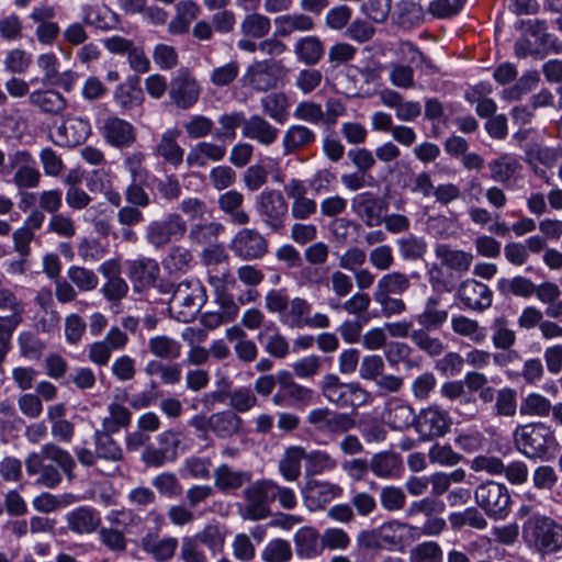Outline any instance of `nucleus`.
I'll return each mask as SVG.
<instances>
[{"label":"nucleus","instance_id":"1","mask_svg":"<svg viewBox=\"0 0 562 562\" xmlns=\"http://www.w3.org/2000/svg\"><path fill=\"white\" fill-rule=\"evenodd\" d=\"M76 462L65 449L46 443L40 452H32L25 459L26 473L37 475L36 483L47 488H55L63 480V473L71 477Z\"/></svg>","mask_w":562,"mask_h":562},{"label":"nucleus","instance_id":"2","mask_svg":"<svg viewBox=\"0 0 562 562\" xmlns=\"http://www.w3.org/2000/svg\"><path fill=\"white\" fill-rule=\"evenodd\" d=\"M514 440L517 449L529 459H544L559 446L554 431L544 423L518 427Z\"/></svg>","mask_w":562,"mask_h":562},{"label":"nucleus","instance_id":"3","mask_svg":"<svg viewBox=\"0 0 562 562\" xmlns=\"http://www.w3.org/2000/svg\"><path fill=\"white\" fill-rule=\"evenodd\" d=\"M306 424L310 430L321 438L319 442L327 445L335 441L340 435L353 429L356 419L348 413L328 407H317L307 413Z\"/></svg>","mask_w":562,"mask_h":562},{"label":"nucleus","instance_id":"4","mask_svg":"<svg viewBox=\"0 0 562 562\" xmlns=\"http://www.w3.org/2000/svg\"><path fill=\"white\" fill-rule=\"evenodd\" d=\"M206 300V290L200 280L186 279L176 285L169 311L178 322L189 323L195 318Z\"/></svg>","mask_w":562,"mask_h":562},{"label":"nucleus","instance_id":"5","mask_svg":"<svg viewBox=\"0 0 562 562\" xmlns=\"http://www.w3.org/2000/svg\"><path fill=\"white\" fill-rule=\"evenodd\" d=\"M225 535L217 525L207 524L194 535L181 538L180 559L183 562H207L204 548L212 555L220 553L224 547Z\"/></svg>","mask_w":562,"mask_h":562},{"label":"nucleus","instance_id":"6","mask_svg":"<svg viewBox=\"0 0 562 562\" xmlns=\"http://www.w3.org/2000/svg\"><path fill=\"white\" fill-rule=\"evenodd\" d=\"M322 395L338 408H359L369 402L370 394L358 382L345 383L335 373H327L319 382Z\"/></svg>","mask_w":562,"mask_h":562},{"label":"nucleus","instance_id":"7","mask_svg":"<svg viewBox=\"0 0 562 562\" xmlns=\"http://www.w3.org/2000/svg\"><path fill=\"white\" fill-rule=\"evenodd\" d=\"M255 211L260 223L270 233L280 234L285 228L289 204L283 194L276 189H265L255 200Z\"/></svg>","mask_w":562,"mask_h":562},{"label":"nucleus","instance_id":"8","mask_svg":"<svg viewBox=\"0 0 562 562\" xmlns=\"http://www.w3.org/2000/svg\"><path fill=\"white\" fill-rule=\"evenodd\" d=\"M475 503L493 519H504L510 513V494L506 485L487 481L476 486Z\"/></svg>","mask_w":562,"mask_h":562},{"label":"nucleus","instance_id":"9","mask_svg":"<svg viewBox=\"0 0 562 562\" xmlns=\"http://www.w3.org/2000/svg\"><path fill=\"white\" fill-rule=\"evenodd\" d=\"M526 537L542 557L562 551V525L550 517L536 519L526 531Z\"/></svg>","mask_w":562,"mask_h":562},{"label":"nucleus","instance_id":"10","mask_svg":"<svg viewBox=\"0 0 562 562\" xmlns=\"http://www.w3.org/2000/svg\"><path fill=\"white\" fill-rule=\"evenodd\" d=\"M187 233V223L178 213H168L148 223L145 239L155 249H161L171 241L180 240Z\"/></svg>","mask_w":562,"mask_h":562},{"label":"nucleus","instance_id":"11","mask_svg":"<svg viewBox=\"0 0 562 562\" xmlns=\"http://www.w3.org/2000/svg\"><path fill=\"white\" fill-rule=\"evenodd\" d=\"M245 499L244 517L249 520H261L267 518L271 510L270 505L274 502L273 481L261 479L250 483L244 491Z\"/></svg>","mask_w":562,"mask_h":562},{"label":"nucleus","instance_id":"12","mask_svg":"<svg viewBox=\"0 0 562 562\" xmlns=\"http://www.w3.org/2000/svg\"><path fill=\"white\" fill-rule=\"evenodd\" d=\"M279 387L271 401L278 407H305L313 402L314 391L305 385L295 382L292 372L288 370L278 371Z\"/></svg>","mask_w":562,"mask_h":562},{"label":"nucleus","instance_id":"13","mask_svg":"<svg viewBox=\"0 0 562 562\" xmlns=\"http://www.w3.org/2000/svg\"><path fill=\"white\" fill-rule=\"evenodd\" d=\"M190 425L201 431H211L220 439H229L238 435L243 419L233 411H221L211 414L209 417L195 416Z\"/></svg>","mask_w":562,"mask_h":562},{"label":"nucleus","instance_id":"14","mask_svg":"<svg viewBox=\"0 0 562 562\" xmlns=\"http://www.w3.org/2000/svg\"><path fill=\"white\" fill-rule=\"evenodd\" d=\"M229 248L237 258L251 261L265 257L269 243L257 229L241 228L234 235Z\"/></svg>","mask_w":562,"mask_h":562},{"label":"nucleus","instance_id":"15","mask_svg":"<svg viewBox=\"0 0 562 562\" xmlns=\"http://www.w3.org/2000/svg\"><path fill=\"white\" fill-rule=\"evenodd\" d=\"M451 425L448 412L438 405H430L416 415L415 430L424 440L443 437Z\"/></svg>","mask_w":562,"mask_h":562},{"label":"nucleus","instance_id":"16","mask_svg":"<svg viewBox=\"0 0 562 562\" xmlns=\"http://www.w3.org/2000/svg\"><path fill=\"white\" fill-rule=\"evenodd\" d=\"M99 273L105 279L100 293L109 302H120L128 293V284L122 278V265L119 258H110L98 267Z\"/></svg>","mask_w":562,"mask_h":562},{"label":"nucleus","instance_id":"17","mask_svg":"<svg viewBox=\"0 0 562 562\" xmlns=\"http://www.w3.org/2000/svg\"><path fill=\"white\" fill-rule=\"evenodd\" d=\"M301 493L306 508L316 512L324 509L327 504L341 496L342 487L329 481L307 479Z\"/></svg>","mask_w":562,"mask_h":562},{"label":"nucleus","instance_id":"18","mask_svg":"<svg viewBox=\"0 0 562 562\" xmlns=\"http://www.w3.org/2000/svg\"><path fill=\"white\" fill-rule=\"evenodd\" d=\"M126 274L132 282L135 292H144L157 282L160 268L157 260L140 256L126 260Z\"/></svg>","mask_w":562,"mask_h":562},{"label":"nucleus","instance_id":"19","mask_svg":"<svg viewBox=\"0 0 562 562\" xmlns=\"http://www.w3.org/2000/svg\"><path fill=\"white\" fill-rule=\"evenodd\" d=\"M100 133L105 143L114 148H128L136 140L135 127L116 115H110L103 120Z\"/></svg>","mask_w":562,"mask_h":562},{"label":"nucleus","instance_id":"20","mask_svg":"<svg viewBox=\"0 0 562 562\" xmlns=\"http://www.w3.org/2000/svg\"><path fill=\"white\" fill-rule=\"evenodd\" d=\"M284 192L291 203V215L295 220L305 221L317 212V203L314 199L307 198V186L305 181L292 178L284 184Z\"/></svg>","mask_w":562,"mask_h":562},{"label":"nucleus","instance_id":"21","mask_svg":"<svg viewBox=\"0 0 562 562\" xmlns=\"http://www.w3.org/2000/svg\"><path fill=\"white\" fill-rule=\"evenodd\" d=\"M458 299L464 308L481 312L492 305L493 292L485 283L467 279L458 289Z\"/></svg>","mask_w":562,"mask_h":562},{"label":"nucleus","instance_id":"22","mask_svg":"<svg viewBox=\"0 0 562 562\" xmlns=\"http://www.w3.org/2000/svg\"><path fill=\"white\" fill-rule=\"evenodd\" d=\"M280 65L273 59H263L252 63L245 77L257 91H268L277 86Z\"/></svg>","mask_w":562,"mask_h":562},{"label":"nucleus","instance_id":"23","mask_svg":"<svg viewBox=\"0 0 562 562\" xmlns=\"http://www.w3.org/2000/svg\"><path fill=\"white\" fill-rule=\"evenodd\" d=\"M351 209L369 227L382 223L383 202L373 192L367 191L355 195Z\"/></svg>","mask_w":562,"mask_h":562},{"label":"nucleus","instance_id":"24","mask_svg":"<svg viewBox=\"0 0 562 562\" xmlns=\"http://www.w3.org/2000/svg\"><path fill=\"white\" fill-rule=\"evenodd\" d=\"M226 153L227 148L224 144L201 140L189 149L186 156V162L190 168H203L210 162L222 161Z\"/></svg>","mask_w":562,"mask_h":562},{"label":"nucleus","instance_id":"25","mask_svg":"<svg viewBox=\"0 0 562 562\" xmlns=\"http://www.w3.org/2000/svg\"><path fill=\"white\" fill-rule=\"evenodd\" d=\"M279 133L278 127L259 114H254L246 119L241 130L243 137L255 140L266 147L277 142Z\"/></svg>","mask_w":562,"mask_h":562},{"label":"nucleus","instance_id":"26","mask_svg":"<svg viewBox=\"0 0 562 562\" xmlns=\"http://www.w3.org/2000/svg\"><path fill=\"white\" fill-rule=\"evenodd\" d=\"M440 394L449 401H458L454 413L462 416L464 420L473 419L476 415L475 400L465 394L464 384L461 381H449L440 386Z\"/></svg>","mask_w":562,"mask_h":562},{"label":"nucleus","instance_id":"27","mask_svg":"<svg viewBox=\"0 0 562 562\" xmlns=\"http://www.w3.org/2000/svg\"><path fill=\"white\" fill-rule=\"evenodd\" d=\"M214 487L224 494L233 493L250 483L252 473L246 470H235L226 463L220 464L213 472Z\"/></svg>","mask_w":562,"mask_h":562},{"label":"nucleus","instance_id":"28","mask_svg":"<svg viewBox=\"0 0 562 562\" xmlns=\"http://www.w3.org/2000/svg\"><path fill=\"white\" fill-rule=\"evenodd\" d=\"M178 539L175 537L159 538L157 533L148 532L140 539V549L149 554L156 562L170 561L178 548Z\"/></svg>","mask_w":562,"mask_h":562},{"label":"nucleus","instance_id":"29","mask_svg":"<svg viewBox=\"0 0 562 562\" xmlns=\"http://www.w3.org/2000/svg\"><path fill=\"white\" fill-rule=\"evenodd\" d=\"M315 142L316 133L312 128L303 124H292L284 131L282 136L283 155H293L307 149Z\"/></svg>","mask_w":562,"mask_h":562},{"label":"nucleus","instance_id":"30","mask_svg":"<svg viewBox=\"0 0 562 562\" xmlns=\"http://www.w3.org/2000/svg\"><path fill=\"white\" fill-rule=\"evenodd\" d=\"M67 527L77 535H89L94 532L100 524V513L90 506L77 507L66 515Z\"/></svg>","mask_w":562,"mask_h":562},{"label":"nucleus","instance_id":"31","mask_svg":"<svg viewBox=\"0 0 562 562\" xmlns=\"http://www.w3.org/2000/svg\"><path fill=\"white\" fill-rule=\"evenodd\" d=\"M29 104L41 113L59 115L67 108V100L55 89H37L29 94Z\"/></svg>","mask_w":562,"mask_h":562},{"label":"nucleus","instance_id":"32","mask_svg":"<svg viewBox=\"0 0 562 562\" xmlns=\"http://www.w3.org/2000/svg\"><path fill=\"white\" fill-rule=\"evenodd\" d=\"M180 135L177 127L167 128L155 147V154L175 168L183 162L184 157V149L178 143Z\"/></svg>","mask_w":562,"mask_h":562},{"label":"nucleus","instance_id":"33","mask_svg":"<svg viewBox=\"0 0 562 562\" xmlns=\"http://www.w3.org/2000/svg\"><path fill=\"white\" fill-rule=\"evenodd\" d=\"M81 12L87 25L102 31L114 30L120 23V15L106 4H83Z\"/></svg>","mask_w":562,"mask_h":562},{"label":"nucleus","instance_id":"34","mask_svg":"<svg viewBox=\"0 0 562 562\" xmlns=\"http://www.w3.org/2000/svg\"><path fill=\"white\" fill-rule=\"evenodd\" d=\"M277 35L285 38L293 33H306L315 29V21L303 12L285 13L273 19Z\"/></svg>","mask_w":562,"mask_h":562},{"label":"nucleus","instance_id":"35","mask_svg":"<svg viewBox=\"0 0 562 562\" xmlns=\"http://www.w3.org/2000/svg\"><path fill=\"white\" fill-rule=\"evenodd\" d=\"M244 194L237 190H229L218 196V209L228 217L234 225H247L250 216L244 206Z\"/></svg>","mask_w":562,"mask_h":562},{"label":"nucleus","instance_id":"36","mask_svg":"<svg viewBox=\"0 0 562 562\" xmlns=\"http://www.w3.org/2000/svg\"><path fill=\"white\" fill-rule=\"evenodd\" d=\"M200 87L194 79L177 78L171 82L169 98L179 109L188 110L199 100Z\"/></svg>","mask_w":562,"mask_h":562},{"label":"nucleus","instance_id":"37","mask_svg":"<svg viewBox=\"0 0 562 562\" xmlns=\"http://www.w3.org/2000/svg\"><path fill=\"white\" fill-rule=\"evenodd\" d=\"M435 255L451 272L462 276L467 273L472 265L473 255L471 252L452 249L446 244H439L435 247Z\"/></svg>","mask_w":562,"mask_h":562},{"label":"nucleus","instance_id":"38","mask_svg":"<svg viewBox=\"0 0 562 562\" xmlns=\"http://www.w3.org/2000/svg\"><path fill=\"white\" fill-rule=\"evenodd\" d=\"M257 339L263 345L265 351L276 359H284L290 353L289 340L273 322H269Z\"/></svg>","mask_w":562,"mask_h":562},{"label":"nucleus","instance_id":"39","mask_svg":"<svg viewBox=\"0 0 562 562\" xmlns=\"http://www.w3.org/2000/svg\"><path fill=\"white\" fill-rule=\"evenodd\" d=\"M293 53L300 63L306 66H315L325 54V45L318 36L306 35L294 42Z\"/></svg>","mask_w":562,"mask_h":562},{"label":"nucleus","instance_id":"40","mask_svg":"<svg viewBox=\"0 0 562 562\" xmlns=\"http://www.w3.org/2000/svg\"><path fill=\"white\" fill-rule=\"evenodd\" d=\"M420 329L439 330L448 319V311L441 307L439 296L431 295L425 301L423 311L415 317Z\"/></svg>","mask_w":562,"mask_h":562},{"label":"nucleus","instance_id":"41","mask_svg":"<svg viewBox=\"0 0 562 562\" xmlns=\"http://www.w3.org/2000/svg\"><path fill=\"white\" fill-rule=\"evenodd\" d=\"M138 82V77H130L115 88L113 101L122 112L131 111L143 103L144 95Z\"/></svg>","mask_w":562,"mask_h":562},{"label":"nucleus","instance_id":"42","mask_svg":"<svg viewBox=\"0 0 562 562\" xmlns=\"http://www.w3.org/2000/svg\"><path fill=\"white\" fill-rule=\"evenodd\" d=\"M295 554L300 559H314L321 555V536L312 527L300 528L293 537Z\"/></svg>","mask_w":562,"mask_h":562},{"label":"nucleus","instance_id":"43","mask_svg":"<svg viewBox=\"0 0 562 562\" xmlns=\"http://www.w3.org/2000/svg\"><path fill=\"white\" fill-rule=\"evenodd\" d=\"M91 133V125L87 119L69 117L57 130L61 143L67 146H76L83 143Z\"/></svg>","mask_w":562,"mask_h":562},{"label":"nucleus","instance_id":"44","mask_svg":"<svg viewBox=\"0 0 562 562\" xmlns=\"http://www.w3.org/2000/svg\"><path fill=\"white\" fill-rule=\"evenodd\" d=\"M194 257L190 249L176 245L172 246L161 261L164 270L170 276L187 273L193 266Z\"/></svg>","mask_w":562,"mask_h":562},{"label":"nucleus","instance_id":"45","mask_svg":"<svg viewBox=\"0 0 562 562\" xmlns=\"http://www.w3.org/2000/svg\"><path fill=\"white\" fill-rule=\"evenodd\" d=\"M312 312V304L304 297L295 296L291 299L279 322L290 329L305 328V321Z\"/></svg>","mask_w":562,"mask_h":562},{"label":"nucleus","instance_id":"46","mask_svg":"<svg viewBox=\"0 0 562 562\" xmlns=\"http://www.w3.org/2000/svg\"><path fill=\"white\" fill-rule=\"evenodd\" d=\"M112 434L101 429H95L92 436L93 447L100 459L109 462H121L124 459V452L121 445L112 438Z\"/></svg>","mask_w":562,"mask_h":562},{"label":"nucleus","instance_id":"47","mask_svg":"<svg viewBox=\"0 0 562 562\" xmlns=\"http://www.w3.org/2000/svg\"><path fill=\"white\" fill-rule=\"evenodd\" d=\"M411 277H418V273L406 274L397 270L384 273L378 280L374 292L401 296L409 290Z\"/></svg>","mask_w":562,"mask_h":562},{"label":"nucleus","instance_id":"48","mask_svg":"<svg viewBox=\"0 0 562 562\" xmlns=\"http://www.w3.org/2000/svg\"><path fill=\"white\" fill-rule=\"evenodd\" d=\"M305 461V449L301 446H292L285 449L279 461V472L288 482L296 481L301 475L302 461Z\"/></svg>","mask_w":562,"mask_h":562},{"label":"nucleus","instance_id":"49","mask_svg":"<svg viewBox=\"0 0 562 562\" xmlns=\"http://www.w3.org/2000/svg\"><path fill=\"white\" fill-rule=\"evenodd\" d=\"M19 156L24 161L13 175V182L19 189H33L38 187L41 172L35 160L27 151H20Z\"/></svg>","mask_w":562,"mask_h":562},{"label":"nucleus","instance_id":"50","mask_svg":"<svg viewBox=\"0 0 562 562\" xmlns=\"http://www.w3.org/2000/svg\"><path fill=\"white\" fill-rule=\"evenodd\" d=\"M149 352L159 359L173 361L181 356L182 345L177 339L167 335H156L148 339Z\"/></svg>","mask_w":562,"mask_h":562},{"label":"nucleus","instance_id":"51","mask_svg":"<svg viewBox=\"0 0 562 562\" xmlns=\"http://www.w3.org/2000/svg\"><path fill=\"white\" fill-rule=\"evenodd\" d=\"M560 159H562V146L549 147L535 143L528 145L525 149V160L533 167L538 164L552 167Z\"/></svg>","mask_w":562,"mask_h":562},{"label":"nucleus","instance_id":"52","mask_svg":"<svg viewBox=\"0 0 562 562\" xmlns=\"http://www.w3.org/2000/svg\"><path fill=\"white\" fill-rule=\"evenodd\" d=\"M497 291L503 296L515 295L529 299L533 296L536 284L528 278L516 276L514 278H501L496 284Z\"/></svg>","mask_w":562,"mask_h":562},{"label":"nucleus","instance_id":"53","mask_svg":"<svg viewBox=\"0 0 562 562\" xmlns=\"http://www.w3.org/2000/svg\"><path fill=\"white\" fill-rule=\"evenodd\" d=\"M239 30L245 37L260 40L269 35L271 20L262 13L250 12L243 18Z\"/></svg>","mask_w":562,"mask_h":562},{"label":"nucleus","instance_id":"54","mask_svg":"<svg viewBox=\"0 0 562 562\" xmlns=\"http://www.w3.org/2000/svg\"><path fill=\"white\" fill-rule=\"evenodd\" d=\"M402 463L398 457L392 452L375 453L370 461L371 472L381 479H391L398 475Z\"/></svg>","mask_w":562,"mask_h":562},{"label":"nucleus","instance_id":"55","mask_svg":"<svg viewBox=\"0 0 562 562\" xmlns=\"http://www.w3.org/2000/svg\"><path fill=\"white\" fill-rule=\"evenodd\" d=\"M262 111L266 115L279 124H284L289 119V101L284 93L272 92L260 100Z\"/></svg>","mask_w":562,"mask_h":562},{"label":"nucleus","instance_id":"56","mask_svg":"<svg viewBox=\"0 0 562 562\" xmlns=\"http://www.w3.org/2000/svg\"><path fill=\"white\" fill-rule=\"evenodd\" d=\"M338 465L337 460L325 450L305 451V475L314 476L334 471Z\"/></svg>","mask_w":562,"mask_h":562},{"label":"nucleus","instance_id":"57","mask_svg":"<svg viewBox=\"0 0 562 562\" xmlns=\"http://www.w3.org/2000/svg\"><path fill=\"white\" fill-rule=\"evenodd\" d=\"M132 413L127 407L119 403H111L108 406V416L102 419L101 430L112 435L130 426Z\"/></svg>","mask_w":562,"mask_h":562},{"label":"nucleus","instance_id":"58","mask_svg":"<svg viewBox=\"0 0 562 562\" xmlns=\"http://www.w3.org/2000/svg\"><path fill=\"white\" fill-rule=\"evenodd\" d=\"M490 329L492 331L491 339L496 349L507 350L516 342V333L510 326V322L501 315L493 319Z\"/></svg>","mask_w":562,"mask_h":562},{"label":"nucleus","instance_id":"59","mask_svg":"<svg viewBox=\"0 0 562 562\" xmlns=\"http://www.w3.org/2000/svg\"><path fill=\"white\" fill-rule=\"evenodd\" d=\"M450 526L460 530L468 526L476 530H484L487 527V520L476 507H467L461 512H452L448 516Z\"/></svg>","mask_w":562,"mask_h":562},{"label":"nucleus","instance_id":"60","mask_svg":"<svg viewBox=\"0 0 562 562\" xmlns=\"http://www.w3.org/2000/svg\"><path fill=\"white\" fill-rule=\"evenodd\" d=\"M451 328L457 335L468 337L475 344H482L486 339L485 328L464 315L452 316Z\"/></svg>","mask_w":562,"mask_h":562},{"label":"nucleus","instance_id":"61","mask_svg":"<svg viewBox=\"0 0 562 562\" xmlns=\"http://www.w3.org/2000/svg\"><path fill=\"white\" fill-rule=\"evenodd\" d=\"M18 346L20 355L30 361L40 360L46 349V342L29 330L19 334Z\"/></svg>","mask_w":562,"mask_h":562},{"label":"nucleus","instance_id":"62","mask_svg":"<svg viewBox=\"0 0 562 562\" xmlns=\"http://www.w3.org/2000/svg\"><path fill=\"white\" fill-rule=\"evenodd\" d=\"M395 243L403 260H418L427 252L425 239L413 234L398 238Z\"/></svg>","mask_w":562,"mask_h":562},{"label":"nucleus","instance_id":"63","mask_svg":"<svg viewBox=\"0 0 562 562\" xmlns=\"http://www.w3.org/2000/svg\"><path fill=\"white\" fill-rule=\"evenodd\" d=\"M443 551L437 541H423L408 551L409 562H442Z\"/></svg>","mask_w":562,"mask_h":562},{"label":"nucleus","instance_id":"64","mask_svg":"<svg viewBox=\"0 0 562 562\" xmlns=\"http://www.w3.org/2000/svg\"><path fill=\"white\" fill-rule=\"evenodd\" d=\"M292 555L291 543L281 538L270 540L261 551L263 562H290Z\"/></svg>","mask_w":562,"mask_h":562}]
</instances>
